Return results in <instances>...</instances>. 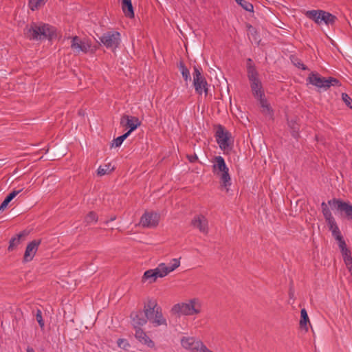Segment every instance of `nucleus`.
<instances>
[{
	"label": "nucleus",
	"instance_id": "1",
	"mask_svg": "<svg viewBox=\"0 0 352 352\" xmlns=\"http://www.w3.org/2000/svg\"><path fill=\"white\" fill-rule=\"evenodd\" d=\"M24 34L31 40L51 39L55 34V30L48 24L32 23L26 26Z\"/></svg>",
	"mask_w": 352,
	"mask_h": 352
},
{
	"label": "nucleus",
	"instance_id": "2",
	"mask_svg": "<svg viewBox=\"0 0 352 352\" xmlns=\"http://www.w3.org/2000/svg\"><path fill=\"white\" fill-rule=\"evenodd\" d=\"M171 311L173 314L192 316L201 311V302L197 298L191 299L188 303H178L175 305Z\"/></svg>",
	"mask_w": 352,
	"mask_h": 352
},
{
	"label": "nucleus",
	"instance_id": "3",
	"mask_svg": "<svg viewBox=\"0 0 352 352\" xmlns=\"http://www.w3.org/2000/svg\"><path fill=\"white\" fill-rule=\"evenodd\" d=\"M213 172L219 176L221 185L227 188L231 185L230 176L228 173V168L227 167L224 159L221 156H217L214 158V164L212 166Z\"/></svg>",
	"mask_w": 352,
	"mask_h": 352
},
{
	"label": "nucleus",
	"instance_id": "4",
	"mask_svg": "<svg viewBox=\"0 0 352 352\" xmlns=\"http://www.w3.org/2000/svg\"><path fill=\"white\" fill-rule=\"evenodd\" d=\"M192 76L193 86L195 91L199 95H201L204 92L207 95L208 92V85L205 77L202 74L201 68L195 66Z\"/></svg>",
	"mask_w": 352,
	"mask_h": 352
},
{
	"label": "nucleus",
	"instance_id": "5",
	"mask_svg": "<svg viewBox=\"0 0 352 352\" xmlns=\"http://www.w3.org/2000/svg\"><path fill=\"white\" fill-rule=\"evenodd\" d=\"M215 138L221 150L226 151L230 147L232 144L230 141L231 134L221 125H218L216 130Z\"/></svg>",
	"mask_w": 352,
	"mask_h": 352
},
{
	"label": "nucleus",
	"instance_id": "6",
	"mask_svg": "<svg viewBox=\"0 0 352 352\" xmlns=\"http://www.w3.org/2000/svg\"><path fill=\"white\" fill-rule=\"evenodd\" d=\"M328 204L332 209H336L341 214H344L348 219L352 221V205L349 202L338 199H333L329 200Z\"/></svg>",
	"mask_w": 352,
	"mask_h": 352
},
{
	"label": "nucleus",
	"instance_id": "7",
	"mask_svg": "<svg viewBox=\"0 0 352 352\" xmlns=\"http://www.w3.org/2000/svg\"><path fill=\"white\" fill-rule=\"evenodd\" d=\"M100 42L107 47L115 50L120 42V34L118 32H108L100 37Z\"/></svg>",
	"mask_w": 352,
	"mask_h": 352
},
{
	"label": "nucleus",
	"instance_id": "8",
	"mask_svg": "<svg viewBox=\"0 0 352 352\" xmlns=\"http://www.w3.org/2000/svg\"><path fill=\"white\" fill-rule=\"evenodd\" d=\"M182 346L191 352H203L206 346L199 340H197L192 337H184L181 340Z\"/></svg>",
	"mask_w": 352,
	"mask_h": 352
},
{
	"label": "nucleus",
	"instance_id": "9",
	"mask_svg": "<svg viewBox=\"0 0 352 352\" xmlns=\"http://www.w3.org/2000/svg\"><path fill=\"white\" fill-rule=\"evenodd\" d=\"M180 265L179 260L177 258L172 259L169 265H166L164 263H160L155 268L157 276L159 278H163L168 275L170 272L174 271Z\"/></svg>",
	"mask_w": 352,
	"mask_h": 352
},
{
	"label": "nucleus",
	"instance_id": "10",
	"mask_svg": "<svg viewBox=\"0 0 352 352\" xmlns=\"http://www.w3.org/2000/svg\"><path fill=\"white\" fill-rule=\"evenodd\" d=\"M130 318L131 324L135 329H141V327L145 325L148 321L145 313L141 309L132 311Z\"/></svg>",
	"mask_w": 352,
	"mask_h": 352
},
{
	"label": "nucleus",
	"instance_id": "11",
	"mask_svg": "<svg viewBox=\"0 0 352 352\" xmlns=\"http://www.w3.org/2000/svg\"><path fill=\"white\" fill-rule=\"evenodd\" d=\"M120 123L122 127L129 129L126 132L129 135L141 125V122L137 117L125 114L121 117Z\"/></svg>",
	"mask_w": 352,
	"mask_h": 352
},
{
	"label": "nucleus",
	"instance_id": "12",
	"mask_svg": "<svg viewBox=\"0 0 352 352\" xmlns=\"http://www.w3.org/2000/svg\"><path fill=\"white\" fill-rule=\"evenodd\" d=\"M160 215L156 212H146L141 217L140 223L144 228H155L158 225Z\"/></svg>",
	"mask_w": 352,
	"mask_h": 352
},
{
	"label": "nucleus",
	"instance_id": "13",
	"mask_svg": "<svg viewBox=\"0 0 352 352\" xmlns=\"http://www.w3.org/2000/svg\"><path fill=\"white\" fill-rule=\"evenodd\" d=\"M148 321L153 324V327H157L161 325L167 327L166 319L164 317L162 308H156L154 314L146 316Z\"/></svg>",
	"mask_w": 352,
	"mask_h": 352
},
{
	"label": "nucleus",
	"instance_id": "14",
	"mask_svg": "<svg viewBox=\"0 0 352 352\" xmlns=\"http://www.w3.org/2000/svg\"><path fill=\"white\" fill-rule=\"evenodd\" d=\"M309 82L318 88L327 90L329 89V85L327 84V78L320 76L318 73L311 72L308 78Z\"/></svg>",
	"mask_w": 352,
	"mask_h": 352
},
{
	"label": "nucleus",
	"instance_id": "15",
	"mask_svg": "<svg viewBox=\"0 0 352 352\" xmlns=\"http://www.w3.org/2000/svg\"><path fill=\"white\" fill-rule=\"evenodd\" d=\"M191 225L204 234L208 233V221L204 215L195 216L191 221Z\"/></svg>",
	"mask_w": 352,
	"mask_h": 352
},
{
	"label": "nucleus",
	"instance_id": "16",
	"mask_svg": "<svg viewBox=\"0 0 352 352\" xmlns=\"http://www.w3.org/2000/svg\"><path fill=\"white\" fill-rule=\"evenodd\" d=\"M41 241L40 239L33 240L28 244L23 256V261L25 263L30 262L33 259L38 250V245L41 244Z\"/></svg>",
	"mask_w": 352,
	"mask_h": 352
},
{
	"label": "nucleus",
	"instance_id": "17",
	"mask_svg": "<svg viewBox=\"0 0 352 352\" xmlns=\"http://www.w3.org/2000/svg\"><path fill=\"white\" fill-rule=\"evenodd\" d=\"M135 337L141 344L146 345L148 348L153 349L155 347L154 342L142 329H135Z\"/></svg>",
	"mask_w": 352,
	"mask_h": 352
},
{
	"label": "nucleus",
	"instance_id": "18",
	"mask_svg": "<svg viewBox=\"0 0 352 352\" xmlns=\"http://www.w3.org/2000/svg\"><path fill=\"white\" fill-rule=\"evenodd\" d=\"M71 47L74 52H87L89 48V45L82 41L78 36H74L72 41Z\"/></svg>",
	"mask_w": 352,
	"mask_h": 352
},
{
	"label": "nucleus",
	"instance_id": "19",
	"mask_svg": "<svg viewBox=\"0 0 352 352\" xmlns=\"http://www.w3.org/2000/svg\"><path fill=\"white\" fill-rule=\"evenodd\" d=\"M27 233L23 231L17 234L14 237L12 238L9 243L8 251L14 250L23 241L25 240Z\"/></svg>",
	"mask_w": 352,
	"mask_h": 352
},
{
	"label": "nucleus",
	"instance_id": "20",
	"mask_svg": "<svg viewBox=\"0 0 352 352\" xmlns=\"http://www.w3.org/2000/svg\"><path fill=\"white\" fill-rule=\"evenodd\" d=\"M250 87L253 95L255 98L263 96V91L262 90V84L259 78L255 80H250Z\"/></svg>",
	"mask_w": 352,
	"mask_h": 352
},
{
	"label": "nucleus",
	"instance_id": "21",
	"mask_svg": "<svg viewBox=\"0 0 352 352\" xmlns=\"http://www.w3.org/2000/svg\"><path fill=\"white\" fill-rule=\"evenodd\" d=\"M156 308H160L158 306L157 301L153 298H148L147 302L144 303L143 311L146 316L154 314Z\"/></svg>",
	"mask_w": 352,
	"mask_h": 352
},
{
	"label": "nucleus",
	"instance_id": "22",
	"mask_svg": "<svg viewBox=\"0 0 352 352\" xmlns=\"http://www.w3.org/2000/svg\"><path fill=\"white\" fill-rule=\"evenodd\" d=\"M122 9L125 16L129 18L134 17L133 8L131 0H121Z\"/></svg>",
	"mask_w": 352,
	"mask_h": 352
},
{
	"label": "nucleus",
	"instance_id": "23",
	"mask_svg": "<svg viewBox=\"0 0 352 352\" xmlns=\"http://www.w3.org/2000/svg\"><path fill=\"white\" fill-rule=\"evenodd\" d=\"M323 10H309L307 11L305 15L309 19L313 20L316 23L320 24L322 23V13Z\"/></svg>",
	"mask_w": 352,
	"mask_h": 352
},
{
	"label": "nucleus",
	"instance_id": "24",
	"mask_svg": "<svg viewBox=\"0 0 352 352\" xmlns=\"http://www.w3.org/2000/svg\"><path fill=\"white\" fill-rule=\"evenodd\" d=\"M23 189L20 190H14L11 192L3 200V201L0 205V212H3L8 206L9 203L17 195H19Z\"/></svg>",
	"mask_w": 352,
	"mask_h": 352
},
{
	"label": "nucleus",
	"instance_id": "25",
	"mask_svg": "<svg viewBox=\"0 0 352 352\" xmlns=\"http://www.w3.org/2000/svg\"><path fill=\"white\" fill-rule=\"evenodd\" d=\"M248 35L252 43L259 44L261 38L255 28L252 25H249L248 30Z\"/></svg>",
	"mask_w": 352,
	"mask_h": 352
},
{
	"label": "nucleus",
	"instance_id": "26",
	"mask_svg": "<svg viewBox=\"0 0 352 352\" xmlns=\"http://www.w3.org/2000/svg\"><path fill=\"white\" fill-rule=\"evenodd\" d=\"M157 278H159V276H157L155 269L148 270L144 272L142 276V281L145 282L148 280L149 283H153L156 280Z\"/></svg>",
	"mask_w": 352,
	"mask_h": 352
},
{
	"label": "nucleus",
	"instance_id": "27",
	"mask_svg": "<svg viewBox=\"0 0 352 352\" xmlns=\"http://www.w3.org/2000/svg\"><path fill=\"white\" fill-rule=\"evenodd\" d=\"M309 322V319L307 312L305 309H302L300 311V320L299 322L300 327L305 329L306 331H308L307 323Z\"/></svg>",
	"mask_w": 352,
	"mask_h": 352
},
{
	"label": "nucleus",
	"instance_id": "28",
	"mask_svg": "<svg viewBox=\"0 0 352 352\" xmlns=\"http://www.w3.org/2000/svg\"><path fill=\"white\" fill-rule=\"evenodd\" d=\"M322 14V22H324L327 25L333 24L336 19V17L329 12L323 11Z\"/></svg>",
	"mask_w": 352,
	"mask_h": 352
},
{
	"label": "nucleus",
	"instance_id": "29",
	"mask_svg": "<svg viewBox=\"0 0 352 352\" xmlns=\"http://www.w3.org/2000/svg\"><path fill=\"white\" fill-rule=\"evenodd\" d=\"M114 170V167L111 166V164H107L104 166H100L98 168V175L102 176L104 175L107 173H109Z\"/></svg>",
	"mask_w": 352,
	"mask_h": 352
},
{
	"label": "nucleus",
	"instance_id": "30",
	"mask_svg": "<svg viewBox=\"0 0 352 352\" xmlns=\"http://www.w3.org/2000/svg\"><path fill=\"white\" fill-rule=\"evenodd\" d=\"M248 78L249 80H255L258 78V73L257 72L255 66H249L247 69Z\"/></svg>",
	"mask_w": 352,
	"mask_h": 352
},
{
	"label": "nucleus",
	"instance_id": "31",
	"mask_svg": "<svg viewBox=\"0 0 352 352\" xmlns=\"http://www.w3.org/2000/svg\"><path fill=\"white\" fill-rule=\"evenodd\" d=\"M47 1V0H29L28 6L34 11L44 5Z\"/></svg>",
	"mask_w": 352,
	"mask_h": 352
},
{
	"label": "nucleus",
	"instance_id": "32",
	"mask_svg": "<svg viewBox=\"0 0 352 352\" xmlns=\"http://www.w3.org/2000/svg\"><path fill=\"white\" fill-rule=\"evenodd\" d=\"M179 69L185 81L191 80L190 72L183 63H180Z\"/></svg>",
	"mask_w": 352,
	"mask_h": 352
},
{
	"label": "nucleus",
	"instance_id": "33",
	"mask_svg": "<svg viewBox=\"0 0 352 352\" xmlns=\"http://www.w3.org/2000/svg\"><path fill=\"white\" fill-rule=\"evenodd\" d=\"M245 10L248 12H253V5L245 0H235Z\"/></svg>",
	"mask_w": 352,
	"mask_h": 352
},
{
	"label": "nucleus",
	"instance_id": "34",
	"mask_svg": "<svg viewBox=\"0 0 352 352\" xmlns=\"http://www.w3.org/2000/svg\"><path fill=\"white\" fill-rule=\"evenodd\" d=\"M129 136V133H125L124 134L118 137L113 140L111 146L119 147L123 142V141Z\"/></svg>",
	"mask_w": 352,
	"mask_h": 352
},
{
	"label": "nucleus",
	"instance_id": "35",
	"mask_svg": "<svg viewBox=\"0 0 352 352\" xmlns=\"http://www.w3.org/2000/svg\"><path fill=\"white\" fill-rule=\"evenodd\" d=\"M321 208H322V214L324 215V217L326 221L333 217L332 216L331 212L330 210L329 209L327 205L324 202H322L321 204Z\"/></svg>",
	"mask_w": 352,
	"mask_h": 352
},
{
	"label": "nucleus",
	"instance_id": "36",
	"mask_svg": "<svg viewBox=\"0 0 352 352\" xmlns=\"http://www.w3.org/2000/svg\"><path fill=\"white\" fill-rule=\"evenodd\" d=\"M98 216L96 212L91 211L89 212L85 218V221L87 224H91L92 223H96L98 221Z\"/></svg>",
	"mask_w": 352,
	"mask_h": 352
},
{
	"label": "nucleus",
	"instance_id": "37",
	"mask_svg": "<svg viewBox=\"0 0 352 352\" xmlns=\"http://www.w3.org/2000/svg\"><path fill=\"white\" fill-rule=\"evenodd\" d=\"M289 125L292 129V136L294 138H298L299 137V134H298L299 129H298V124H296L295 122L291 120L289 122Z\"/></svg>",
	"mask_w": 352,
	"mask_h": 352
},
{
	"label": "nucleus",
	"instance_id": "38",
	"mask_svg": "<svg viewBox=\"0 0 352 352\" xmlns=\"http://www.w3.org/2000/svg\"><path fill=\"white\" fill-rule=\"evenodd\" d=\"M342 100L347 107H349L350 109H352V99L349 97V96L347 94H342Z\"/></svg>",
	"mask_w": 352,
	"mask_h": 352
},
{
	"label": "nucleus",
	"instance_id": "39",
	"mask_svg": "<svg viewBox=\"0 0 352 352\" xmlns=\"http://www.w3.org/2000/svg\"><path fill=\"white\" fill-rule=\"evenodd\" d=\"M36 319L41 327V328H43L45 326L44 320H43L42 317V312L40 309H37L36 314Z\"/></svg>",
	"mask_w": 352,
	"mask_h": 352
},
{
	"label": "nucleus",
	"instance_id": "40",
	"mask_svg": "<svg viewBox=\"0 0 352 352\" xmlns=\"http://www.w3.org/2000/svg\"><path fill=\"white\" fill-rule=\"evenodd\" d=\"M327 84L329 85V88L331 86L340 87L341 85L340 81L337 78L333 77H329V78H327Z\"/></svg>",
	"mask_w": 352,
	"mask_h": 352
},
{
	"label": "nucleus",
	"instance_id": "41",
	"mask_svg": "<svg viewBox=\"0 0 352 352\" xmlns=\"http://www.w3.org/2000/svg\"><path fill=\"white\" fill-rule=\"evenodd\" d=\"M329 230L332 232L333 230H338V227L336 224L335 219L333 217L327 221Z\"/></svg>",
	"mask_w": 352,
	"mask_h": 352
},
{
	"label": "nucleus",
	"instance_id": "42",
	"mask_svg": "<svg viewBox=\"0 0 352 352\" xmlns=\"http://www.w3.org/2000/svg\"><path fill=\"white\" fill-rule=\"evenodd\" d=\"M294 65L298 67V68L302 69V70H306L307 67L297 58H293L292 60Z\"/></svg>",
	"mask_w": 352,
	"mask_h": 352
},
{
	"label": "nucleus",
	"instance_id": "43",
	"mask_svg": "<svg viewBox=\"0 0 352 352\" xmlns=\"http://www.w3.org/2000/svg\"><path fill=\"white\" fill-rule=\"evenodd\" d=\"M256 98L259 100V102H260L261 107L262 108H267V112H270V107L269 104H267V100L263 98V96L258 97V98Z\"/></svg>",
	"mask_w": 352,
	"mask_h": 352
},
{
	"label": "nucleus",
	"instance_id": "44",
	"mask_svg": "<svg viewBox=\"0 0 352 352\" xmlns=\"http://www.w3.org/2000/svg\"><path fill=\"white\" fill-rule=\"evenodd\" d=\"M331 232H332V235L334 236L336 240L340 241V239H342V236L339 230V228H338V230H333Z\"/></svg>",
	"mask_w": 352,
	"mask_h": 352
},
{
	"label": "nucleus",
	"instance_id": "45",
	"mask_svg": "<svg viewBox=\"0 0 352 352\" xmlns=\"http://www.w3.org/2000/svg\"><path fill=\"white\" fill-rule=\"evenodd\" d=\"M338 242H339V247L340 248L341 252H346V245L344 240L343 239V237L342 238V239H340V241H338Z\"/></svg>",
	"mask_w": 352,
	"mask_h": 352
},
{
	"label": "nucleus",
	"instance_id": "46",
	"mask_svg": "<svg viewBox=\"0 0 352 352\" xmlns=\"http://www.w3.org/2000/svg\"><path fill=\"white\" fill-rule=\"evenodd\" d=\"M118 344L120 347L125 348L126 345L129 346V344L123 339H119L118 340Z\"/></svg>",
	"mask_w": 352,
	"mask_h": 352
},
{
	"label": "nucleus",
	"instance_id": "47",
	"mask_svg": "<svg viewBox=\"0 0 352 352\" xmlns=\"http://www.w3.org/2000/svg\"><path fill=\"white\" fill-rule=\"evenodd\" d=\"M344 261L346 265H352V258L350 255L344 256Z\"/></svg>",
	"mask_w": 352,
	"mask_h": 352
},
{
	"label": "nucleus",
	"instance_id": "48",
	"mask_svg": "<svg viewBox=\"0 0 352 352\" xmlns=\"http://www.w3.org/2000/svg\"><path fill=\"white\" fill-rule=\"evenodd\" d=\"M187 157L190 162H195L198 160V157L196 155H187Z\"/></svg>",
	"mask_w": 352,
	"mask_h": 352
},
{
	"label": "nucleus",
	"instance_id": "49",
	"mask_svg": "<svg viewBox=\"0 0 352 352\" xmlns=\"http://www.w3.org/2000/svg\"><path fill=\"white\" fill-rule=\"evenodd\" d=\"M249 66H254L251 58H248L247 60V69Z\"/></svg>",
	"mask_w": 352,
	"mask_h": 352
},
{
	"label": "nucleus",
	"instance_id": "50",
	"mask_svg": "<svg viewBox=\"0 0 352 352\" xmlns=\"http://www.w3.org/2000/svg\"><path fill=\"white\" fill-rule=\"evenodd\" d=\"M341 252L344 257L350 255V251L347 248H346V252Z\"/></svg>",
	"mask_w": 352,
	"mask_h": 352
},
{
	"label": "nucleus",
	"instance_id": "51",
	"mask_svg": "<svg viewBox=\"0 0 352 352\" xmlns=\"http://www.w3.org/2000/svg\"><path fill=\"white\" fill-rule=\"evenodd\" d=\"M263 112L266 115H271V111L267 112V108H263Z\"/></svg>",
	"mask_w": 352,
	"mask_h": 352
},
{
	"label": "nucleus",
	"instance_id": "52",
	"mask_svg": "<svg viewBox=\"0 0 352 352\" xmlns=\"http://www.w3.org/2000/svg\"><path fill=\"white\" fill-rule=\"evenodd\" d=\"M27 352H34V351L32 347H28Z\"/></svg>",
	"mask_w": 352,
	"mask_h": 352
},
{
	"label": "nucleus",
	"instance_id": "53",
	"mask_svg": "<svg viewBox=\"0 0 352 352\" xmlns=\"http://www.w3.org/2000/svg\"><path fill=\"white\" fill-rule=\"evenodd\" d=\"M349 271L351 272V274H352V265L351 267H349Z\"/></svg>",
	"mask_w": 352,
	"mask_h": 352
},
{
	"label": "nucleus",
	"instance_id": "54",
	"mask_svg": "<svg viewBox=\"0 0 352 352\" xmlns=\"http://www.w3.org/2000/svg\"><path fill=\"white\" fill-rule=\"evenodd\" d=\"M115 219H116V217H111V221H113V220H115Z\"/></svg>",
	"mask_w": 352,
	"mask_h": 352
}]
</instances>
